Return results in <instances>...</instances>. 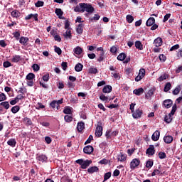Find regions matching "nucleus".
<instances>
[{
	"label": "nucleus",
	"instance_id": "1",
	"mask_svg": "<svg viewBox=\"0 0 182 182\" xmlns=\"http://www.w3.org/2000/svg\"><path fill=\"white\" fill-rule=\"evenodd\" d=\"M77 164H79L81 166L82 170H85V168H88L90 164H92V160L86 159L85 161L80 159L75 161Z\"/></svg>",
	"mask_w": 182,
	"mask_h": 182
},
{
	"label": "nucleus",
	"instance_id": "2",
	"mask_svg": "<svg viewBox=\"0 0 182 182\" xmlns=\"http://www.w3.org/2000/svg\"><path fill=\"white\" fill-rule=\"evenodd\" d=\"M96 137H101L103 134V127H102V122H99L97 125L95 133Z\"/></svg>",
	"mask_w": 182,
	"mask_h": 182
},
{
	"label": "nucleus",
	"instance_id": "3",
	"mask_svg": "<svg viewBox=\"0 0 182 182\" xmlns=\"http://www.w3.org/2000/svg\"><path fill=\"white\" fill-rule=\"evenodd\" d=\"M144 76H146V70L144 68H141L139 75L135 77V82H140Z\"/></svg>",
	"mask_w": 182,
	"mask_h": 182
},
{
	"label": "nucleus",
	"instance_id": "4",
	"mask_svg": "<svg viewBox=\"0 0 182 182\" xmlns=\"http://www.w3.org/2000/svg\"><path fill=\"white\" fill-rule=\"evenodd\" d=\"M86 3H80L74 9V12H85Z\"/></svg>",
	"mask_w": 182,
	"mask_h": 182
},
{
	"label": "nucleus",
	"instance_id": "5",
	"mask_svg": "<svg viewBox=\"0 0 182 182\" xmlns=\"http://www.w3.org/2000/svg\"><path fill=\"white\" fill-rule=\"evenodd\" d=\"M138 166H140V159H134L130 162V168L131 170H134Z\"/></svg>",
	"mask_w": 182,
	"mask_h": 182
},
{
	"label": "nucleus",
	"instance_id": "6",
	"mask_svg": "<svg viewBox=\"0 0 182 182\" xmlns=\"http://www.w3.org/2000/svg\"><path fill=\"white\" fill-rule=\"evenodd\" d=\"M83 151L85 154H92L95 151V149L92 146L87 145L84 147Z\"/></svg>",
	"mask_w": 182,
	"mask_h": 182
},
{
	"label": "nucleus",
	"instance_id": "7",
	"mask_svg": "<svg viewBox=\"0 0 182 182\" xmlns=\"http://www.w3.org/2000/svg\"><path fill=\"white\" fill-rule=\"evenodd\" d=\"M143 114V111L140 110V109H136V111L134 112H132V117H134V119H139L140 117H141V115Z\"/></svg>",
	"mask_w": 182,
	"mask_h": 182
},
{
	"label": "nucleus",
	"instance_id": "8",
	"mask_svg": "<svg viewBox=\"0 0 182 182\" xmlns=\"http://www.w3.org/2000/svg\"><path fill=\"white\" fill-rule=\"evenodd\" d=\"M156 150L154 149V145H150L149 147L146 149V154L149 156H154Z\"/></svg>",
	"mask_w": 182,
	"mask_h": 182
},
{
	"label": "nucleus",
	"instance_id": "9",
	"mask_svg": "<svg viewBox=\"0 0 182 182\" xmlns=\"http://www.w3.org/2000/svg\"><path fill=\"white\" fill-rule=\"evenodd\" d=\"M85 11L88 14H93V12H95V8L92 6V4H85Z\"/></svg>",
	"mask_w": 182,
	"mask_h": 182
},
{
	"label": "nucleus",
	"instance_id": "10",
	"mask_svg": "<svg viewBox=\"0 0 182 182\" xmlns=\"http://www.w3.org/2000/svg\"><path fill=\"white\" fill-rule=\"evenodd\" d=\"M154 45L156 48H160L163 45V39L161 37H158L154 41Z\"/></svg>",
	"mask_w": 182,
	"mask_h": 182
},
{
	"label": "nucleus",
	"instance_id": "11",
	"mask_svg": "<svg viewBox=\"0 0 182 182\" xmlns=\"http://www.w3.org/2000/svg\"><path fill=\"white\" fill-rule=\"evenodd\" d=\"M163 105L166 108V109H170V107H171V106H173V100L168 99V100H165L163 102Z\"/></svg>",
	"mask_w": 182,
	"mask_h": 182
},
{
	"label": "nucleus",
	"instance_id": "12",
	"mask_svg": "<svg viewBox=\"0 0 182 182\" xmlns=\"http://www.w3.org/2000/svg\"><path fill=\"white\" fill-rule=\"evenodd\" d=\"M127 160V155L123 154V152H120V154L117 156V161H126Z\"/></svg>",
	"mask_w": 182,
	"mask_h": 182
},
{
	"label": "nucleus",
	"instance_id": "13",
	"mask_svg": "<svg viewBox=\"0 0 182 182\" xmlns=\"http://www.w3.org/2000/svg\"><path fill=\"white\" fill-rule=\"evenodd\" d=\"M38 16L39 15L38 14H31L25 17V21H29L30 19H32V18H33L34 21H38Z\"/></svg>",
	"mask_w": 182,
	"mask_h": 182
},
{
	"label": "nucleus",
	"instance_id": "14",
	"mask_svg": "<svg viewBox=\"0 0 182 182\" xmlns=\"http://www.w3.org/2000/svg\"><path fill=\"white\" fill-rule=\"evenodd\" d=\"M85 129V122H80L77 124V130L78 133H82L83 132V129Z\"/></svg>",
	"mask_w": 182,
	"mask_h": 182
},
{
	"label": "nucleus",
	"instance_id": "15",
	"mask_svg": "<svg viewBox=\"0 0 182 182\" xmlns=\"http://www.w3.org/2000/svg\"><path fill=\"white\" fill-rule=\"evenodd\" d=\"M160 139V132L158 130L155 131L154 133L151 136V139L153 141H157Z\"/></svg>",
	"mask_w": 182,
	"mask_h": 182
},
{
	"label": "nucleus",
	"instance_id": "16",
	"mask_svg": "<svg viewBox=\"0 0 182 182\" xmlns=\"http://www.w3.org/2000/svg\"><path fill=\"white\" fill-rule=\"evenodd\" d=\"M28 42H29V38L28 37L21 36L19 39V43L24 46L28 45Z\"/></svg>",
	"mask_w": 182,
	"mask_h": 182
},
{
	"label": "nucleus",
	"instance_id": "17",
	"mask_svg": "<svg viewBox=\"0 0 182 182\" xmlns=\"http://www.w3.org/2000/svg\"><path fill=\"white\" fill-rule=\"evenodd\" d=\"M55 12L59 19H65V17H63V11L61 9H55Z\"/></svg>",
	"mask_w": 182,
	"mask_h": 182
},
{
	"label": "nucleus",
	"instance_id": "18",
	"mask_svg": "<svg viewBox=\"0 0 182 182\" xmlns=\"http://www.w3.org/2000/svg\"><path fill=\"white\" fill-rule=\"evenodd\" d=\"M99 171V168L96 166H91L87 169V173L90 174H93V173H98Z\"/></svg>",
	"mask_w": 182,
	"mask_h": 182
},
{
	"label": "nucleus",
	"instance_id": "19",
	"mask_svg": "<svg viewBox=\"0 0 182 182\" xmlns=\"http://www.w3.org/2000/svg\"><path fill=\"white\" fill-rule=\"evenodd\" d=\"M156 23V19L154 17H150L146 22V26H153Z\"/></svg>",
	"mask_w": 182,
	"mask_h": 182
},
{
	"label": "nucleus",
	"instance_id": "20",
	"mask_svg": "<svg viewBox=\"0 0 182 182\" xmlns=\"http://www.w3.org/2000/svg\"><path fill=\"white\" fill-rule=\"evenodd\" d=\"M173 140V138L172 136L168 135V136H165L164 137V141L166 144H170V143H172Z\"/></svg>",
	"mask_w": 182,
	"mask_h": 182
},
{
	"label": "nucleus",
	"instance_id": "21",
	"mask_svg": "<svg viewBox=\"0 0 182 182\" xmlns=\"http://www.w3.org/2000/svg\"><path fill=\"white\" fill-rule=\"evenodd\" d=\"M133 93H134V95H136V96H140V95H143V93H144V90L143 89V87L135 89L133 91Z\"/></svg>",
	"mask_w": 182,
	"mask_h": 182
},
{
	"label": "nucleus",
	"instance_id": "22",
	"mask_svg": "<svg viewBox=\"0 0 182 182\" xmlns=\"http://www.w3.org/2000/svg\"><path fill=\"white\" fill-rule=\"evenodd\" d=\"M37 160H38V161H41V163H45L48 161V156H46V155L41 154L37 156Z\"/></svg>",
	"mask_w": 182,
	"mask_h": 182
},
{
	"label": "nucleus",
	"instance_id": "23",
	"mask_svg": "<svg viewBox=\"0 0 182 182\" xmlns=\"http://www.w3.org/2000/svg\"><path fill=\"white\" fill-rule=\"evenodd\" d=\"M97 50H101L100 53V57L97 58V62H102L105 60V51L100 48H97Z\"/></svg>",
	"mask_w": 182,
	"mask_h": 182
},
{
	"label": "nucleus",
	"instance_id": "24",
	"mask_svg": "<svg viewBox=\"0 0 182 182\" xmlns=\"http://www.w3.org/2000/svg\"><path fill=\"white\" fill-rule=\"evenodd\" d=\"M11 15L12 16V18H19L21 16V12H19V11L15 9L11 13Z\"/></svg>",
	"mask_w": 182,
	"mask_h": 182
},
{
	"label": "nucleus",
	"instance_id": "25",
	"mask_svg": "<svg viewBox=\"0 0 182 182\" xmlns=\"http://www.w3.org/2000/svg\"><path fill=\"white\" fill-rule=\"evenodd\" d=\"M112 87L111 85H105L104 86L103 89H102V92L103 93H110V92H112Z\"/></svg>",
	"mask_w": 182,
	"mask_h": 182
},
{
	"label": "nucleus",
	"instance_id": "26",
	"mask_svg": "<svg viewBox=\"0 0 182 182\" xmlns=\"http://www.w3.org/2000/svg\"><path fill=\"white\" fill-rule=\"evenodd\" d=\"M76 32L79 35H82L83 33V23L78 24V26L76 28Z\"/></svg>",
	"mask_w": 182,
	"mask_h": 182
},
{
	"label": "nucleus",
	"instance_id": "27",
	"mask_svg": "<svg viewBox=\"0 0 182 182\" xmlns=\"http://www.w3.org/2000/svg\"><path fill=\"white\" fill-rule=\"evenodd\" d=\"M75 72H82V70H83V65H82V63H77L75 66Z\"/></svg>",
	"mask_w": 182,
	"mask_h": 182
},
{
	"label": "nucleus",
	"instance_id": "28",
	"mask_svg": "<svg viewBox=\"0 0 182 182\" xmlns=\"http://www.w3.org/2000/svg\"><path fill=\"white\" fill-rule=\"evenodd\" d=\"M7 144L9 146H11V147H15V146H16V139H10L7 141Z\"/></svg>",
	"mask_w": 182,
	"mask_h": 182
},
{
	"label": "nucleus",
	"instance_id": "29",
	"mask_svg": "<svg viewBox=\"0 0 182 182\" xmlns=\"http://www.w3.org/2000/svg\"><path fill=\"white\" fill-rule=\"evenodd\" d=\"M23 122L25 124H26L27 126H32L33 123H32V119H31L28 117H24L23 119Z\"/></svg>",
	"mask_w": 182,
	"mask_h": 182
},
{
	"label": "nucleus",
	"instance_id": "30",
	"mask_svg": "<svg viewBox=\"0 0 182 182\" xmlns=\"http://www.w3.org/2000/svg\"><path fill=\"white\" fill-rule=\"evenodd\" d=\"M0 106H2L6 110H8L9 107H11V105H9V102L4 101L0 103Z\"/></svg>",
	"mask_w": 182,
	"mask_h": 182
},
{
	"label": "nucleus",
	"instance_id": "31",
	"mask_svg": "<svg viewBox=\"0 0 182 182\" xmlns=\"http://www.w3.org/2000/svg\"><path fill=\"white\" fill-rule=\"evenodd\" d=\"M135 48L139 50H143V44L141 43V41H136L135 42Z\"/></svg>",
	"mask_w": 182,
	"mask_h": 182
},
{
	"label": "nucleus",
	"instance_id": "32",
	"mask_svg": "<svg viewBox=\"0 0 182 182\" xmlns=\"http://www.w3.org/2000/svg\"><path fill=\"white\" fill-rule=\"evenodd\" d=\"M21 61V55H15L13 56V58L11 59V62L13 63H18V62Z\"/></svg>",
	"mask_w": 182,
	"mask_h": 182
},
{
	"label": "nucleus",
	"instance_id": "33",
	"mask_svg": "<svg viewBox=\"0 0 182 182\" xmlns=\"http://www.w3.org/2000/svg\"><path fill=\"white\" fill-rule=\"evenodd\" d=\"M21 110V107H19L18 105H16L12 107V108L11 109V112L12 113H14V114H16V113H18V112Z\"/></svg>",
	"mask_w": 182,
	"mask_h": 182
},
{
	"label": "nucleus",
	"instance_id": "34",
	"mask_svg": "<svg viewBox=\"0 0 182 182\" xmlns=\"http://www.w3.org/2000/svg\"><path fill=\"white\" fill-rule=\"evenodd\" d=\"M82 52H83V49L79 46L74 49V53H75V55H82Z\"/></svg>",
	"mask_w": 182,
	"mask_h": 182
},
{
	"label": "nucleus",
	"instance_id": "35",
	"mask_svg": "<svg viewBox=\"0 0 182 182\" xmlns=\"http://www.w3.org/2000/svg\"><path fill=\"white\" fill-rule=\"evenodd\" d=\"M173 120V117H171V114H168V115H165L164 117V122H166V123H171V121Z\"/></svg>",
	"mask_w": 182,
	"mask_h": 182
},
{
	"label": "nucleus",
	"instance_id": "36",
	"mask_svg": "<svg viewBox=\"0 0 182 182\" xmlns=\"http://www.w3.org/2000/svg\"><path fill=\"white\" fill-rule=\"evenodd\" d=\"M89 73H90L91 75H96V73H98L99 71L97 70V68H90L88 70Z\"/></svg>",
	"mask_w": 182,
	"mask_h": 182
},
{
	"label": "nucleus",
	"instance_id": "37",
	"mask_svg": "<svg viewBox=\"0 0 182 182\" xmlns=\"http://www.w3.org/2000/svg\"><path fill=\"white\" fill-rule=\"evenodd\" d=\"M154 95V90H149L145 95V99H150Z\"/></svg>",
	"mask_w": 182,
	"mask_h": 182
},
{
	"label": "nucleus",
	"instance_id": "38",
	"mask_svg": "<svg viewBox=\"0 0 182 182\" xmlns=\"http://www.w3.org/2000/svg\"><path fill=\"white\" fill-rule=\"evenodd\" d=\"M126 56L127 55L124 53H122L117 56V60H120L121 62H123V60H124V59H126Z\"/></svg>",
	"mask_w": 182,
	"mask_h": 182
},
{
	"label": "nucleus",
	"instance_id": "39",
	"mask_svg": "<svg viewBox=\"0 0 182 182\" xmlns=\"http://www.w3.org/2000/svg\"><path fill=\"white\" fill-rule=\"evenodd\" d=\"M153 164H154V162L153 161V159H149L146 161V168H151Z\"/></svg>",
	"mask_w": 182,
	"mask_h": 182
},
{
	"label": "nucleus",
	"instance_id": "40",
	"mask_svg": "<svg viewBox=\"0 0 182 182\" xmlns=\"http://www.w3.org/2000/svg\"><path fill=\"white\" fill-rule=\"evenodd\" d=\"M63 113L65 114H72V108L70 107H67L64 108Z\"/></svg>",
	"mask_w": 182,
	"mask_h": 182
},
{
	"label": "nucleus",
	"instance_id": "41",
	"mask_svg": "<svg viewBox=\"0 0 182 182\" xmlns=\"http://www.w3.org/2000/svg\"><path fill=\"white\" fill-rule=\"evenodd\" d=\"M64 120L67 123H70V122L73 121V116H70V115H65L64 117Z\"/></svg>",
	"mask_w": 182,
	"mask_h": 182
},
{
	"label": "nucleus",
	"instance_id": "42",
	"mask_svg": "<svg viewBox=\"0 0 182 182\" xmlns=\"http://www.w3.org/2000/svg\"><path fill=\"white\" fill-rule=\"evenodd\" d=\"M181 90V87H180V85H178L177 87H176V88L172 92V93L174 95H178V93H180Z\"/></svg>",
	"mask_w": 182,
	"mask_h": 182
},
{
	"label": "nucleus",
	"instance_id": "43",
	"mask_svg": "<svg viewBox=\"0 0 182 182\" xmlns=\"http://www.w3.org/2000/svg\"><path fill=\"white\" fill-rule=\"evenodd\" d=\"M166 79H168V75L163 74L159 77L158 80L159 82H163V80H166Z\"/></svg>",
	"mask_w": 182,
	"mask_h": 182
},
{
	"label": "nucleus",
	"instance_id": "44",
	"mask_svg": "<svg viewBox=\"0 0 182 182\" xmlns=\"http://www.w3.org/2000/svg\"><path fill=\"white\" fill-rule=\"evenodd\" d=\"M26 79L27 80H33V79H35V74L32 73H28L26 77Z\"/></svg>",
	"mask_w": 182,
	"mask_h": 182
},
{
	"label": "nucleus",
	"instance_id": "45",
	"mask_svg": "<svg viewBox=\"0 0 182 182\" xmlns=\"http://www.w3.org/2000/svg\"><path fill=\"white\" fill-rule=\"evenodd\" d=\"M176 110H177V105H176V104H174V105H173V107H172V109H171V112L169 113V114H170L171 116H174V114H175Z\"/></svg>",
	"mask_w": 182,
	"mask_h": 182
},
{
	"label": "nucleus",
	"instance_id": "46",
	"mask_svg": "<svg viewBox=\"0 0 182 182\" xmlns=\"http://www.w3.org/2000/svg\"><path fill=\"white\" fill-rule=\"evenodd\" d=\"M158 156L161 160H163V159H166V157H167V155L166 154V153L163 152V151L159 152Z\"/></svg>",
	"mask_w": 182,
	"mask_h": 182
},
{
	"label": "nucleus",
	"instance_id": "47",
	"mask_svg": "<svg viewBox=\"0 0 182 182\" xmlns=\"http://www.w3.org/2000/svg\"><path fill=\"white\" fill-rule=\"evenodd\" d=\"M133 21H134V17H133V16L130 14L127 15V22H128V23H132Z\"/></svg>",
	"mask_w": 182,
	"mask_h": 182
},
{
	"label": "nucleus",
	"instance_id": "48",
	"mask_svg": "<svg viewBox=\"0 0 182 182\" xmlns=\"http://www.w3.org/2000/svg\"><path fill=\"white\" fill-rule=\"evenodd\" d=\"M110 177H112V172H107V173H105L103 181H107V180H109V178H110Z\"/></svg>",
	"mask_w": 182,
	"mask_h": 182
},
{
	"label": "nucleus",
	"instance_id": "49",
	"mask_svg": "<svg viewBox=\"0 0 182 182\" xmlns=\"http://www.w3.org/2000/svg\"><path fill=\"white\" fill-rule=\"evenodd\" d=\"M159 174H163V173H161L159 169H154L151 173V177H154V176H159Z\"/></svg>",
	"mask_w": 182,
	"mask_h": 182
},
{
	"label": "nucleus",
	"instance_id": "50",
	"mask_svg": "<svg viewBox=\"0 0 182 182\" xmlns=\"http://www.w3.org/2000/svg\"><path fill=\"white\" fill-rule=\"evenodd\" d=\"M64 38H65L66 39H68V38L69 39H72V33L70 31H66L65 33L63 34Z\"/></svg>",
	"mask_w": 182,
	"mask_h": 182
},
{
	"label": "nucleus",
	"instance_id": "51",
	"mask_svg": "<svg viewBox=\"0 0 182 182\" xmlns=\"http://www.w3.org/2000/svg\"><path fill=\"white\" fill-rule=\"evenodd\" d=\"M171 89V83L167 82L164 88V92H168Z\"/></svg>",
	"mask_w": 182,
	"mask_h": 182
},
{
	"label": "nucleus",
	"instance_id": "52",
	"mask_svg": "<svg viewBox=\"0 0 182 182\" xmlns=\"http://www.w3.org/2000/svg\"><path fill=\"white\" fill-rule=\"evenodd\" d=\"M61 182H73L69 176H64L61 178Z\"/></svg>",
	"mask_w": 182,
	"mask_h": 182
},
{
	"label": "nucleus",
	"instance_id": "53",
	"mask_svg": "<svg viewBox=\"0 0 182 182\" xmlns=\"http://www.w3.org/2000/svg\"><path fill=\"white\" fill-rule=\"evenodd\" d=\"M54 50H55V53H58V55H62V49H60V48L55 46Z\"/></svg>",
	"mask_w": 182,
	"mask_h": 182
},
{
	"label": "nucleus",
	"instance_id": "54",
	"mask_svg": "<svg viewBox=\"0 0 182 182\" xmlns=\"http://www.w3.org/2000/svg\"><path fill=\"white\" fill-rule=\"evenodd\" d=\"M43 5H45V2L39 0L35 4L36 8H41V6H43Z\"/></svg>",
	"mask_w": 182,
	"mask_h": 182
},
{
	"label": "nucleus",
	"instance_id": "55",
	"mask_svg": "<svg viewBox=\"0 0 182 182\" xmlns=\"http://www.w3.org/2000/svg\"><path fill=\"white\" fill-rule=\"evenodd\" d=\"M100 100H102V102H107L109 100V97H107L106 95L102 94L100 96Z\"/></svg>",
	"mask_w": 182,
	"mask_h": 182
},
{
	"label": "nucleus",
	"instance_id": "56",
	"mask_svg": "<svg viewBox=\"0 0 182 182\" xmlns=\"http://www.w3.org/2000/svg\"><path fill=\"white\" fill-rule=\"evenodd\" d=\"M10 66H12V63H11V62L9 61H4L3 63V67L4 68H10Z\"/></svg>",
	"mask_w": 182,
	"mask_h": 182
},
{
	"label": "nucleus",
	"instance_id": "57",
	"mask_svg": "<svg viewBox=\"0 0 182 182\" xmlns=\"http://www.w3.org/2000/svg\"><path fill=\"white\" fill-rule=\"evenodd\" d=\"M32 68L34 72H38V70L41 69V67L38 64H33Z\"/></svg>",
	"mask_w": 182,
	"mask_h": 182
},
{
	"label": "nucleus",
	"instance_id": "58",
	"mask_svg": "<svg viewBox=\"0 0 182 182\" xmlns=\"http://www.w3.org/2000/svg\"><path fill=\"white\" fill-rule=\"evenodd\" d=\"M57 86L58 89H63L65 87V83L63 81H60L58 83H57Z\"/></svg>",
	"mask_w": 182,
	"mask_h": 182
},
{
	"label": "nucleus",
	"instance_id": "59",
	"mask_svg": "<svg viewBox=\"0 0 182 182\" xmlns=\"http://www.w3.org/2000/svg\"><path fill=\"white\" fill-rule=\"evenodd\" d=\"M36 109H38V110H41V109H45V105H42L41 102H38Z\"/></svg>",
	"mask_w": 182,
	"mask_h": 182
},
{
	"label": "nucleus",
	"instance_id": "60",
	"mask_svg": "<svg viewBox=\"0 0 182 182\" xmlns=\"http://www.w3.org/2000/svg\"><path fill=\"white\" fill-rule=\"evenodd\" d=\"M5 100H6V95L4 93L1 92L0 94V102H4Z\"/></svg>",
	"mask_w": 182,
	"mask_h": 182
},
{
	"label": "nucleus",
	"instance_id": "61",
	"mask_svg": "<svg viewBox=\"0 0 182 182\" xmlns=\"http://www.w3.org/2000/svg\"><path fill=\"white\" fill-rule=\"evenodd\" d=\"M92 140H93V136L92 135H90L88 139L85 142V145L89 144L90 143H92Z\"/></svg>",
	"mask_w": 182,
	"mask_h": 182
},
{
	"label": "nucleus",
	"instance_id": "62",
	"mask_svg": "<svg viewBox=\"0 0 182 182\" xmlns=\"http://www.w3.org/2000/svg\"><path fill=\"white\" fill-rule=\"evenodd\" d=\"M166 59H167V57H166L164 54H161L159 55V60H161V62H166Z\"/></svg>",
	"mask_w": 182,
	"mask_h": 182
},
{
	"label": "nucleus",
	"instance_id": "63",
	"mask_svg": "<svg viewBox=\"0 0 182 182\" xmlns=\"http://www.w3.org/2000/svg\"><path fill=\"white\" fill-rule=\"evenodd\" d=\"M42 79L44 82H49V73L44 75Z\"/></svg>",
	"mask_w": 182,
	"mask_h": 182
},
{
	"label": "nucleus",
	"instance_id": "64",
	"mask_svg": "<svg viewBox=\"0 0 182 182\" xmlns=\"http://www.w3.org/2000/svg\"><path fill=\"white\" fill-rule=\"evenodd\" d=\"M18 93H21V95H25V93H26V88L20 87L18 90Z\"/></svg>",
	"mask_w": 182,
	"mask_h": 182
}]
</instances>
